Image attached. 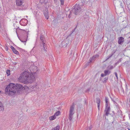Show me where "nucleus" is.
I'll list each match as a JSON object with an SVG mask.
<instances>
[{"mask_svg":"<svg viewBox=\"0 0 130 130\" xmlns=\"http://www.w3.org/2000/svg\"><path fill=\"white\" fill-rule=\"evenodd\" d=\"M19 79L24 84H26L31 83L33 82L34 77L33 76L29 77V73L27 71H25L21 74Z\"/></svg>","mask_w":130,"mask_h":130,"instance_id":"f257e3e1","label":"nucleus"},{"mask_svg":"<svg viewBox=\"0 0 130 130\" xmlns=\"http://www.w3.org/2000/svg\"><path fill=\"white\" fill-rule=\"evenodd\" d=\"M5 90L9 95H14L17 92L15 84L12 83H10L5 88Z\"/></svg>","mask_w":130,"mask_h":130,"instance_id":"f03ea898","label":"nucleus"},{"mask_svg":"<svg viewBox=\"0 0 130 130\" xmlns=\"http://www.w3.org/2000/svg\"><path fill=\"white\" fill-rule=\"evenodd\" d=\"M81 6L80 5L76 4L75 6L73 7L71 13L75 15L78 14L82 10Z\"/></svg>","mask_w":130,"mask_h":130,"instance_id":"7ed1b4c3","label":"nucleus"},{"mask_svg":"<svg viewBox=\"0 0 130 130\" xmlns=\"http://www.w3.org/2000/svg\"><path fill=\"white\" fill-rule=\"evenodd\" d=\"M40 40H41L40 43H42L43 49L45 51H46V50L47 49V48L46 47V45L45 43L46 41L45 40V39L43 35H41L40 36Z\"/></svg>","mask_w":130,"mask_h":130,"instance_id":"20e7f679","label":"nucleus"},{"mask_svg":"<svg viewBox=\"0 0 130 130\" xmlns=\"http://www.w3.org/2000/svg\"><path fill=\"white\" fill-rule=\"evenodd\" d=\"M110 111V108L109 105H107V106L105 105V108L104 111L105 112V115L107 116L109 114L111 115V114L109 113V112Z\"/></svg>","mask_w":130,"mask_h":130,"instance_id":"39448f33","label":"nucleus"},{"mask_svg":"<svg viewBox=\"0 0 130 130\" xmlns=\"http://www.w3.org/2000/svg\"><path fill=\"white\" fill-rule=\"evenodd\" d=\"M74 105L73 104L70 106L69 112V114L73 115L74 113Z\"/></svg>","mask_w":130,"mask_h":130,"instance_id":"423d86ee","label":"nucleus"},{"mask_svg":"<svg viewBox=\"0 0 130 130\" xmlns=\"http://www.w3.org/2000/svg\"><path fill=\"white\" fill-rule=\"evenodd\" d=\"M44 15L45 18L48 19L49 18V12L47 8L45 9L44 11Z\"/></svg>","mask_w":130,"mask_h":130,"instance_id":"0eeeda50","label":"nucleus"},{"mask_svg":"<svg viewBox=\"0 0 130 130\" xmlns=\"http://www.w3.org/2000/svg\"><path fill=\"white\" fill-rule=\"evenodd\" d=\"M15 85V88L17 89V92L18 91V90H21L23 89V86L20 84H17Z\"/></svg>","mask_w":130,"mask_h":130,"instance_id":"6e6552de","label":"nucleus"},{"mask_svg":"<svg viewBox=\"0 0 130 130\" xmlns=\"http://www.w3.org/2000/svg\"><path fill=\"white\" fill-rule=\"evenodd\" d=\"M23 0H16V3L17 5L20 6L23 3Z\"/></svg>","mask_w":130,"mask_h":130,"instance_id":"1a4fd4ad","label":"nucleus"},{"mask_svg":"<svg viewBox=\"0 0 130 130\" xmlns=\"http://www.w3.org/2000/svg\"><path fill=\"white\" fill-rule=\"evenodd\" d=\"M124 38L123 37H121L119 38L118 43L119 44H121L124 42Z\"/></svg>","mask_w":130,"mask_h":130,"instance_id":"9d476101","label":"nucleus"},{"mask_svg":"<svg viewBox=\"0 0 130 130\" xmlns=\"http://www.w3.org/2000/svg\"><path fill=\"white\" fill-rule=\"evenodd\" d=\"M27 20L24 19L21 22V25L23 26H25L26 25V23H27Z\"/></svg>","mask_w":130,"mask_h":130,"instance_id":"9b49d317","label":"nucleus"},{"mask_svg":"<svg viewBox=\"0 0 130 130\" xmlns=\"http://www.w3.org/2000/svg\"><path fill=\"white\" fill-rule=\"evenodd\" d=\"M96 102L97 103L98 105V110H100V99L99 98H96Z\"/></svg>","mask_w":130,"mask_h":130,"instance_id":"f8f14e48","label":"nucleus"},{"mask_svg":"<svg viewBox=\"0 0 130 130\" xmlns=\"http://www.w3.org/2000/svg\"><path fill=\"white\" fill-rule=\"evenodd\" d=\"M98 57L99 55L97 54L96 55H95L94 56L91 58L90 59V62H92L93 60L95 59L96 58Z\"/></svg>","mask_w":130,"mask_h":130,"instance_id":"ddd939ff","label":"nucleus"},{"mask_svg":"<svg viewBox=\"0 0 130 130\" xmlns=\"http://www.w3.org/2000/svg\"><path fill=\"white\" fill-rule=\"evenodd\" d=\"M61 46H62V47H66L67 46V43L66 42L64 41H62V42L61 43Z\"/></svg>","mask_w":130,"mask_h":130,"instance_id":"4468645a","label":"nucleus"},{"mask_svg":"<svg viewBox=\"0 0 130 130\" xmlns=\"http://www.w3.org/2000/svg\"><path fill=\"white\" fill-rule=\"evenodd\" d=\"M4 110V106L0 102V110L3 111Z\"/></svg>","mask_w":130,"mask_h":130,"instance_id":"2eb2a0df","label":"nucleus"},{"mask_svg":"<svg viewBox=\"0 0 130 130\" xmlns=\"http://www.w3.org/2000/svg\"><path fill=\"white\" fill-rule=\"evenodd\" d=\"M108 98L107 97H105V100L106 102V104L105 105L107 106V105H108V104L109 103L108 102Z\"/></svg>","mask_w":130,"mask_h":130,"instance_id":"dca6fc26","label":"nucleus"},{"mask_svg":"<svg viewBox=\"0 0 130 130\" xmlns=\"http://www.w3.org/2000/svg\"><path fill=\"white\" fill-rule=\"evenodd\" d=\"M56 118V117L55 116V115H54L53 116H52L50 117L49 118L51 120H54Z\"/></svg>","mask_w":130,"mask_h":130,"instance_id":"f3484780","label":"nucleus"},{"mask_svg":"<svg viewBox=\"0 0 130 130\" xmlns=\"http://www.w3.org/2000/svg\"><path fill=\"white\" fill-rule=\"evenodd\" d=\"M105 76H106L107 75H109L110 73V72H109L108 70H105L104 71Z\"/></svg>","mask_w":130,"mask_h":130,"instance_id":"a211bd4d","label":"nucleus"},{"mask_svg":"<svg viewBox=\"0 0 130 130\" xmlns=\"http://www.w3.org/2000/svg\"><path fill=\"white\" fill-rule=\"evenodd\" d=\"M82 1V3H80L79 5L81 6L83 5H84L85 3L86 2V0H81Z\"/></svg>","mask_w":130,"mask_h":130,"instance_id":"6ab92c4d","label":"nucleus"},{"mask_svg":"<svg viewBox=\"0 0 130 130\" xmlns=\"http://www.w3.org/2000/svg\"><path fill=\"white\" fill-rule=\"evenodd\" d=\"M59 126L57 125L56 127L53 128L51 130H59Z\"/></svg>","mask_w":130,"mask_h":130,"instance_id":"aec40b11","label":"nucleus"},{"mask_svg":"<svg viewBox=\"0 0 130 130\" xmlns=\"http://www.w3.org/2000/svg\"><path fill=\"white\" fill-rule=\"evenodd\" d=\"M115 53V52H112L111 54H110L109 55V56H108V57L107 59H106V60H107L109 58L111 57Z\"/></svg>","mask_w":130,"mask_h":130,"instance_id":"412c9836","label":"nucleus"},{"mask_svg":"<svg viewBox=\"0 0 130 130\" xmlns=\"http://www.w3.org/2000/svg\"><path fill=\"white\" fill-rule=\"evenodd\" d=\"M20 40L22 42H26L27 41V39L26 38L25 39H23L22 38H19Z\"/></svg>","mask_w":130,"mask_h":130,"instance_id":"4be33fe9","label":"nucleus"},{"mask_svg":"<svg viewBox=\"0 0 130 130\" xmlns=\"http://www.w3.org/2000/svg\"><path fill=\"white\" fill-rule=\"evenodd\" d=\"M14 53L17 55H19V52L18 51L16 50L14 48V50H12Z\"/></svg>","mask_w":130,"mask_h":130,"instance_id":"5701e85b","label":"nucleus"},{"mask_svg":"<svg viewBox=\"0 0 130 130\" xmlns=\"http://www.w3.org/2000/svg\"><path fill=\"white\" fill-rule=\"evenodd\" d=\"M108 77H105L104 79L103 80H102V82L103 83H106L107 80H108Z\"/></svg>","mask_w":130,"mask_h":130,"instance_id":"b1692460","label":"nucleus"},{"mask_svg":"<svg viewBox=\"0 0 130 130\" xmlns=\"http://www.w3.org/2000/svg\"><path fill=\"white\" fill-rule=\"evenodd\" d=\"M73 115H69V119L70 121H71Z\"/></svg>","mask_w":130,"mask_h":130,"instance_id":"393cba45","label":"nucleus"},{"mask_svg":"<svg viewBox=\"0 0 130 130\" xmlns=\"http://www.w3.org/2000/svg\"><path fill=\"white\" fill-rule=\"evenodd\" d=\"M22 90H28V88L27 86H24V87L23 86Z\"/></svg>","mask_w":130,"mask_h":130,"instance_id":"a878e982","label":"nucleus"},{"mask_svg":"<svg viewBox=\"0 0 130 130\" xmlns=\"http://www.w3.org/2000/svg\"><path fill=\"white\" fill-rule=\"evenodd\" d=\"M6 73L7 74V76H8L10 75V70H7L6 71Z\"/></svg>","mask_w":130,"mask_h":130,"instance_id":"bb28decb","label":"nucleus"},{"mask_svg":"<svg viewBox=\"0 0 130 130\" xmlns=\"http://www.w3.org/2000/svg\"><path fill=\"white\" fill-rule=\"evenodd\" d=\"M60 113V111H58L56 112L55 114L54 115H55V116L56 117V116H58Z\"/></svg>","mask_w":130,"mask_h":130,"instance_id":"cd10ccee","label":"nucleus"},{"mask_svg":"<svg viewBox=\"0 0 130 130\" xmlns=\"http://www.w3.org/2000/svg\"><path fill=\"white\" fill-rule=\"evenodd\" d=\"M108 68L109 70H111L113 69V66H108Z\"/></svg>","mask_w":130,"mask_h":130,"instance_id":"c85d7f7f","label":"nucleus"},{"mask_svg":"<svg viewBox=\"0 0 130 130\" xmlns=\"http://www.w3.org/2000/svg\"><path fill=\"white\" fill-rule=\"evenodd\" d=\"M92 127L91 126H90L89 127H88L86 128V130H91Z\"/></svg>","mask_w":130,"mask_h":130,"instance_id":"c756f323","label":"nucleus"},{"mask_svg":"<svg viewBox=\"0 0 130 130\" xmlns=\"http://www.w3.org/2000/svg\"><path fill=\"white\" fill-rule=\"evenodd\" d=\"M76 28V27L72 31L71 33L69 35V36H71L72 34L75 31V29Z\"/></svg>","mask_w":130,"mask_h":130,"instance_id":"7c9ffc66","label":"nucleus"},{"mask_svg":"<svg viewBox=\"0 0 130 130\" xmlns=\"http://www.w3.org/2000/svg\"><path fill=\"white\" fill-rule=\"evenodd\" d=\"M61 2V4L63 5L64 4V0H60Z\"/></svg>","mask_w":130,"mask_h":130,"instance_id":"2f4dec72","label":"nucleus"},{"mask_svg":"<svg viewBox=\"0 0 130 130\" xmlns=\"http://www.w3.org/2000/svg\"><path fill=\"white\" fill-rule=\"evenodd\" d=\"M115 75L116 76V78H117V79L118 80V76L117 75V72H115Z\"/></svg>","mask_w":130,"mask_h":130,"instance_id":"473e14b6","label":"nucleus"},{"mask_svg":"<svg viewBox=\"0 0 130 130\" xmlns=\"http://www.w3.org/2000/svg\"><path fill=\"white\" fill-rule=\"evenodd\" d=\"M10 48L12 49V50H14V48L12 46H11Z\"/></svg>","mask_w":130,"mask_h":130,"instance_id":"72a5a7b5","label":"nucleus"},{"mask_svg":"<svg viewBox=\"0 0 130 130\" xmlns=\"http://www.w3.org/2000/svg\"><path fill=\"white\" fill-rule=\"evenodd\" d=\"M121 59H122V58H121L119 60H118V63H119V62H120L121 61Z\"/></svg>","mask_w":130,"mask_h":130,"instance_id":"f704fd0d","label":"nucleus"},{"mask_svg":"<svg viewBox=\"0 0 130 130\" xmlns=\"http://www.w3.org/2000/svg\"><path fill=\"white\" fill-rule=\"evenodd\" d=\"M101 77H104V76H105V74H104L103 73H102L101 75Z\"/></svg>","mask_w":130,"mask_h":130,"instance_id":"c9c22d12","label":"nucleus"},{"mask_svg":"<svg viewBox=\"0 0 130 130\" xmlns=\"http://www.w3.org/2000/svg\"><path fill=\"white\" fill-rule=\"evenodd\" d=\"M118 113H120V114H121V116H122V114L121 113V111H118Z\"/></svg>","mask_w":130,"mask_h":130,"instance_id":"e433bc0d","label":"nucleus"},{"mask_svg":"<svg viewBox=\"0 0 130 130\" xmlns=\"http://www.w3.org/2000/svg\"><path fill=\"white\" fill-rule=\"evenodd\" d=\"M18 28H19V29H20V30H23V31H25V30H23V29H20V28H19V27H18V28H17L16 29V30H17Z\"/></svg>","mask_w":130,"mask_h":130,"instance_id":"4c0bfd02","label":"nucleus"},{"mask_svg":"<svg viewBox=\"0 0 130 130\" xmlns=\"http://www.w3.org/2000/svg\"><path fill=\"white\" fill-rule=\"evenodd\" d=\"M111 100L114 102V103H116V102L113 99L111 98Z\"/></svg>","mask_w":130,"mask_h":130,"instance_id":"58836bf2","label":"nucleus"},{"mask_svg":"<svg viewBox=\"0 0 130 130\" xmlns=\"http://www.w3.org/2000/svg\"><path fill=\"white\" fill-rule=\"evenodd\" d=\"M8 47H7V46L6 47V50L7 51L8 50Z\"/></svg>","mask_w":130,"mask_h":130,"instance_id":"ea45409f","label":"nucleus"},{"mask_svg":"<svg viewBox=\"0 0 130 130\" xmlns=\"http://www.w3.org/2000/svg\"><path fill=\"white\" fill-rule=\"evenodd\" d=\"M112 112L113 113V114L112 115H111V116L113 117V116L115 115V113L114 111H112Z\"/></svg>","mask_w":130,"mask_h":130,"instance_id":"a19ab883","label":"nucleus"},{"mask_svg":"<svg viewBox=\"0 0 130 130\" xmlns=\"http://www.w3.org/2000/svg\"><path fill=\"white\" fill-rule=\"evenodd\" d=\"M70 14L69 15V16H68V17H69V18H70Z\"/></svg>","mask_w":130,"mask_h":130,"instance_id":"79ce46f5","label":"nucleus"},{"mask_svg":"<svg viewBox=\"0 0 130 130\" xmlns=\"http://www.w3.org/2000/svg\"><path fill=\"white\" fill-rule=\"evenodd\" d=\"M25 33H27V35H28V32H27H27H26V31H25Z\"/></svg>","mask_w":130,"mask_h":130,"instance_id":"37998d69","label":"nucleus"},{"mask_svg":"<svg viewBox=\"0 0 130 130\" xmlns=\"http://www.w3.org/2000/svg\"><path fill=\"white\" fill-rule=\"evenodd\" d=\"M119 63H118V61L117 62V63L115 64H118Z\"/></svg>","mask_w":130,"mask_h":130,"instance_id":"c03bdc74","label":"nucleus"},{"mask_svg":"<svg viewBox=\"0 0 130 130\" xmlns=\"http://www.w3.org/2000/svg\"><path fill=\"white\" fill-rule=\"evenodd\" d=\"M128 130H130V129L129 128H128Z\"/></svg>","mask_w":130,"mask_h":130,"instance_id":"a18cd8bd","label":"nucleus"},{"mask_svg":"<svg viewBox=\"0 0 130 130\" xmlns=\"http://www.w3.org/2000/svg\"><path fill=\"white\" fill-rule=\"evenodd\" d=\"M47 2H45V3H47Z\"/></svg>","mask_w":130,"mask_h":130,"instance_id":"49530a36","label":"nucleus"},{"mask_svg":"<svg viewBox=\"0 0 130 130\" xmlns=\"http://www.w3.org/2000/svg\"><path fill=\"white\" fill-rule=\"evenodd\" d=\"M16 32L17 33V30H16Z\"/></svg>","mask_w":130,"mask_h":130,"instance_id":"de8ad7c7","label":"nucleus"},{"mask_svg":"<svg viewBox=\"0 0 130 130\" xmlns=\"http://www.w3.org/2000/svg\"><path fill=\"white\" fill-rule=\"evenodd\" d=\"M129 38L130 39V36H129Z\"/></svg>","mask_w":130,"mask_h":130,"instance_id":"09e8293b","label":"nucleus"}]
</instances>
